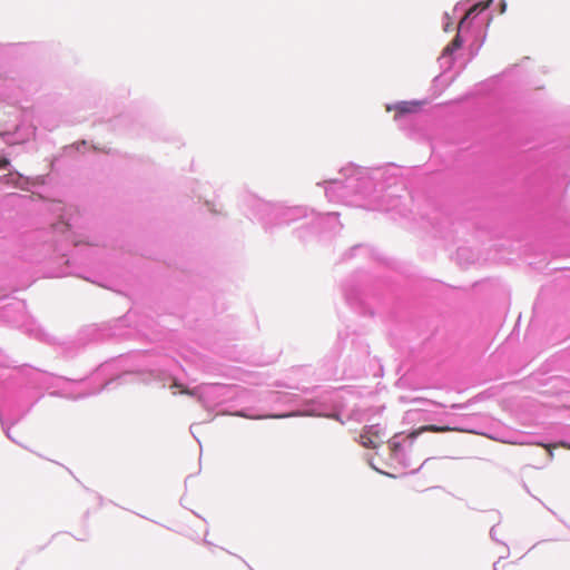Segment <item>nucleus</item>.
Masks as SVG:
<instances>
[{
	"mask_svg": "<svg viewBox=\"0 0 570 570\" xmlns=\"http://www.w3.org/2000/svg\"><path fill=\"white\" fill-rule=\"evenodd\" d=\"M505 10V3H502V12Z\"/></svg>",
	"mask_w": 570,
	"mask_h": 570,
	"instance_id": "f8f14e48",
	"label": "nucleus"
},
{
	"mask_svg": "<svg viewBox=\"0 0 570 570\" xmlns=\"http://www.w3.org/2000/svg\"><path fill=\"white\" fill-rule=\"evenodd\" d=\"M390 446H391V450H392L394 453H396V452H397V450L400 449V444H399L397 442H394V441H392V442L390 443Z\"/></svg>",
	"mask_w": 570,
	"mask_h": 570,
	"instance_id": "9d476101",
	"label": "nucleus"
},
{
	"mask_svg": "<svg viewBox=\"0 0 570 570\" xmlns=\"http://www.w3.org/2000/svg\"><path fill=\"white\" fill-rule=\"evenodd\" d=\"M421 101H401L393 107H387V110H395V118L401 117L406 114H413L421 109Z\"/></svg>",
	"mask_w": 570,
	"mask_h": 570,
	"instance_id": "f03ea898",
	"label": "nucleus"
},
{
	"mask_svg": "<svg viewBox=\"0 0 570 570\" xmlns=\"http://www.w3.org/2000/svg\"><path fill=\"white\" fill-rule=\"evenodd\" d=\"M538 446H542L543 449H546L548 451V459L549 461H552L553 458H554V454H553V450L557 449V448H562V449H567V450H570V443L566 442V441H560V442H557V443H537Z\"/></svg>",
	"mask_w": 570,
	"mask_h": 570,
	"instance_id": "20e7f679",
	"label": "nucleus"
},
{
	"mask_svg": "<svg viewBox=\"0 0 570 570\" xmlns=\"http://www.w3.org/2000/svg\"><path fill=\"white\" fill-rule=\"evenodd\" d=\"M448 431H452V429L449 426L424 425V426H421L420 429L414 430L411 433H409L407 438L411 440H414L417 435H420L423 432H448Z\"/></svg>",
	"mask_w": 570,
	"mask_h": 570,
	"instance_id": "7ed1b4c3",
	"label": "nucleus"
},
{
	"mask_svg": "<svg viewBox=\"0 0 570 570\" xmlns=\"http://www.w3.org/2000/svg\"><path fill=\"white\" fill-rule=\"evenodd\" d=\"M9 166V160L7 158H0V169H6Z\"/></svg>",
	"mask_w": 570,
	"mask_h": 570,
	"instance_id": "1a4fd4ad",
	"label": "nucleus"
},
{
	"mask_svg": "<svg viewBox=\"0 0 570 570\" xmlns=\"http://www.w3.org/2000/svg\"><path fill=\"white\" fill-rule=\"evenodd\" d=\"M529 465L531 468H533V469H541L542 468V464L539 461H537V460H533Z\"/></svg>",
	"mask_w": 570,
	"mask_h": 570,
	"instance_id": "9b49d317",
	"label": "nucleus"
},
{
	"mask_svg": "<svg viewBox=\"0 0 570 570\" xmlns=\"http://www.w3.org/2000/svg\"><path fill=\"white\" fill-rule=\"evenodd\" d=\"M232 415H235V416H239V417H245V419H250V420H262V419H281V417H286L287 415H248L246 414L245 412L243 411H238V412H235L233 413Z\"/></svg>",
	"mask_w": 570,
	"mask_h": 570,
	"instance_id": "423d86ee",
	"label": "nucleus"
},
{
	"mask_svg": "<svg viewBox=\"0 0 570 570\" xmlns=\"http://www.w3.org/2000/svg\"><path fill=\"white\" fill-rule=\"evenodd\" d=\"M173 387L180 389V393H183V394H188V395H193V394H194L190 390H188V389H186V387H183V385H181V384H179V383H177V382H175V383L173 384Z\"/></svg>",
	"mask_w": 570,
	"mask_h": 570,
	"instance_id": "6e6552de",
	"label": "nucleus"
},
{
	"mask_svg": "<svg viewBox=\"0 0 570 570\" xmlns=\"http://www.w3.org/2000/svg\"><path fill=\"white\" fill-rule=\"evenodd\" d=\"M360 443L366 449H376L382 443V433L379 425L364 426L360 434Z\"/></svg>",
	"mask_w": 570,
	"mask_h": 570,
	"instance_id": "f257e3e1",
	"label": "nucleus"
},
{
	"mask_svg": "<svg viewBox=\"0 0 570 570\" xmlns=\"http://www.w3.org/2000/svg\"><path fill=\"white\" fill-rule=\"evenodd\" d=\"M460 47H461V39H460V37H459V36H456V37L451 41V43L446 46V48H445V50H444V51H445V53H451V52H453L454 50H456V49H458V48H460Z\"/></svg>",
	"mask_w": 570,
	"mask_h": 570,
	"instance_id": "0eeeda50",
	"label": "nucleus"
},
{
	"mask_svg": "<svg viewBox=\"0 0 570 570\" xmlns=\"http://www.w3.org/2000/svg\"><path fill=\"white\" fill-rule=\"evenodd\" d=\"M491 2L492 0H487L484 2L482 1L473 4L465 13V19L482 12L490 6Z\"/></svg>",
	"mask_w": 570,
	"mask_h": 570,
	"instance_id": "39448f33",
	"label": "nucleus"
}]
</instances>
